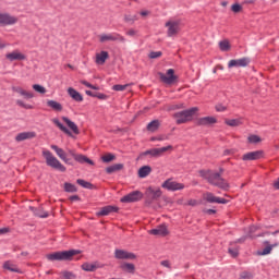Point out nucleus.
<instances>
[{"label":"nucleus","instance_id":"nucleus-1","mask_svg":"<svg viewBox=\"0 0 279 279\" xmlns=\"http://www.w3.org/2000/svg\"><path fill=\"white\" fill-rule=\"evenodd\" d=\"M221 173H223V169L220 168V172H214V171H206L203 172V178L209 182V184H213V186H218V189H222V191H228L230 189V184L221 178Z\"/></svg>","mask_w":279,"mask_h":279},{"label":"nucleus","instance_id":"nucleus-2","mask_svg":"<svg viewBox=\"0 0 279 279\" xmlns=\"http://www.w3.org/2000/svg\"><path fill=\"white\" fill-rule=\"evenodd\" d=\"M199 109L197 107L179 111L173 114V119H175L177 125H182L183 123H189V121H193V117H195V112H198Z\"/></svg>","mask_w":279,"mask_h":279},{"label":"nucleus","instance_id":"nucleus-3","mask_svg":"<svg viewBox=\"0 0 279 279\" xmlns=\"http://www.w3.org/2000/svg\"><path fill=\"white\" fill-rule=\"evenodd\" d=\"M41 154L48 167H51V169H57L58 171L62 172L66 171V167H64V165H62V162H60V160H58V158H56V156H53L50 150L44 149Z\"/></svg>","mask_w":279,"mask_h":279},{"label":"nucleus","instance_id":"nucleus-4","mask_svg":"<svg viewBox=\"0 0 279 279\" xmlns=\"http://www.w3.org/2000/svg\"><path fill=\"white\" fill-rule=\"evenodd\" d=\"M81 252L77 250H70V251H61V252H54L46 255V258L48 260H71L76 254H80Z\"/></svg>","mask_w":279,"mask_h":279},{"label":"nucleus","instance_id":"nucleus-5","mask_svg":"<svg viewBox=\"0 0 279 279\" xmlns=\"http://www.w3.org/2000/svg\"><path fill=\"white\" fill-rule=\"evenodd\" d=\"M19 23V16L0 11V27H11Z\"/></svg>","mask_w":279,"mask_h":279},{"label":"nucleus","instance_id":"nucleus-6","mask_svg":"<svg viewBox=\"0 0 279 279\" xmlns=\"http://www.w3.org/2000/svg\"><path fill=\"white\" fill-rule=\"evenodd\" d=\"M145 195H146L145 204L147 206H151L154 201L161 197L162 191L159 187L154 189V187L149 186L148 189H146Z\"/></svg>","mask_w":279,"mask_h":279},{"label":"nucleus","instance_id":"nucleus-7","mask_svg":"<svg viewBox=\"0 0 279 279\" xmlns=\"http://www.w3.org/2000/svg\"><path fill=\"white\" fill-rule=\"evenodd\" d=\"M100 43H125V37L119 33H109L99 35Z\"/></svg>","mask_w":279,"mask_h":279},{"label":"nucleus","instance_id":"nucleus-8","mask_svg":"<svg viewBox=\"0 0 279 279\" xmlns=\"http://www.w3.org/2000/svg\"><path fill=\"white\" fill-rule=\"evenodd\" d=\"M165 27H167V36L173 38L180 34V21L170 20L166 22Z\"/></svg>","mask_w":279,"mask_h":279},{"label":"nucleus","instance_id":"nucleus-9","mask_svg":"<svg viewBox=\"0 0 279 279\" xmlns=\"http://www.w3.org/2000/svg\"><path fill=\"white\" fill-rule=\"evenodd\" d=\"M173 146L168 145L161 148H151L143 153V156H150V158H160L165 153L172 151Z\"/></svg>","mask_w":279,"mask_h":279},{"label":"nucleus","instance_id":"nucleus-10","mask_svg":"<svg viewBox=\"0 0 279 279\" xmlns=\"http://www.w3.org/2000/svg\"><path fill=\"white\" fill-rule=\"evenodd\" d=\"M162 189H166L167 191H183L184 183H180L178 181H174L173 179H168L161 184Z\"/></svg>","mask_w":279,"mask_h":279},{"label":"nucleus","instance_id":"nucleus-11","mask_svg":"<svg viewBox=\"0 0 279 279\" xmlns=\"http://www.w3.org/2000/svg\"><path fill=\"white\" fill-rule=\"evenodd\" d=\"M141 199H143V194L141 191H134L123 196L120 202H122V204H132L134 202H141Z\"/></svg>","mask_w":279,"mask_h":279},{"label":"nucleus","instance_id":"nucleus-12","mask_svg":"<svg viewBox=\"0 0 279 279\" xmlns=\"http://www.w3.org/2000/svg\"><path fill=\"white\" fill-rule=\"evenodd\" d=\"M114 258L118 260H136V254L117 248L114 251Z\"/></svg>","mask_w":279,"mask_h":279},{"label":"nucleus","instance_id":"nucleus-13","mask_svg":"<svg viewBox=\"0 0 279 279\" xmlns=\"http://www.w3.org/2000/svg\"><path fill=\"white\" fill-rule=\"evenodd\" d=\"M159 77L163 84H173L178 77L174 74L173 69H169L166 74L159 73Z\"/></svg>","mask_w":279,"mask_h":279},{"label":"nucleus","instance_id":"nucleus-14","mask_svg":"<svg viewBox=\"0 0 279 279\" xmlns=\"http://www.w3.org/2000/svg\"><path fill=\"white\" fill-rule=\"evenodd\" d=\"M203 198L209 204H228L226 198L215 196V194L207 192L203 195Z\"/></svg>","mask_w":279,"mask_h":279},{"label":"nucleus","instance_id":"nucleus-15","mask_svg":"<svg viewBox=\"0 0 279 279\" xmlns=\"http://www.w3.org/2000/svg\"><path fill=\"white\" fill-rule=\"evenodd\" d=\"M148 234H153V236H167L169 234V228L167 225H160L157 228L149 230Z\"/></svg>","mask_w":279,"mask_h":279},{"label":"nucleus","instance_id":"nucleus-16","mask_svg":"<svg viewBox=\"0 0 279 279\" xmlns=\"http://www.w3.org/2000/svg\"><path fill=\"white\" fill-rule=\"evenodd\" d=\"M247 64H250V58L247 57L241 59H232L228 63V69H233V66L243 68L247 66Z\"/></svg>","mask_w":279,"mask_h":279},{"label":"nucleus","instance_id":"nucleus-17","mask_svg":"<svg viewBox=\"0 0 279 279\" xmlns=\"http://www.w3.org/2000/svg\"><path fill=\"white\" fill-rule=\"evenodd\" d=\"M5 58L10 62H14V60H17V61L27 60V56H25V53L21 52L20 50H13L7 53Z\"/></svg>","mask_w":279,"mask_h":279},{"label":"nucleus","instance_id":"nucleus-18","mask_svg":"<svg viewBox=\"0 0 279 279\" xmlns=\"http://www.w3.org/2000/svg\"><path fill=\"white\" fill-rule=\"evenodd\" d=\"M265 156V153L263 150H255V151H250L246 153L242 156V160L247 161V160H260Z\"/></svg>","mask_w":279,"mask_h":279},{"label":"nucleus","instance_id":"nucleus-19","mask_svg":"<svg viewBox=\"0 0 279 279\" xmlns=\"http://www.w3.org/2000/svg\"><path fill=\"white\" fill-rule=\"evenodd\" d=\"M11 90L20 95V97H24V99H34V93L27 92L25 88L21 86H12Z\"/></svg>","mask_w":279,"mask_h":279},{"label":"nucleus","instance_id":"nucleus-20","mask_svg":"<svg viewBox=\"0 0 279 279\" xmlns=\"http://www.w3.org/2000/svg\"><path fill=\"white\" fill-rule=\"evenodd\" d=\"M32 138H36V132L34 131L22 132L15 136L16 143H23V141H32Z\"/></svg>","mask_w":279,"mask_h":279},{"label":"nucleus","instance_id":"nucleus-21","mask_svg":"<svg viewBox=\"0 0 279 279\" xmlns=\"http://www.w3.org/2000/svg\"><path fill=\"white\" fill-rule=\"evenodd\" d=\"M110 213H119V207L112 205L105 206L97 213V215L98 217H106L110 215Z\"/></svg>","mask_w":279,"mask_h":279},{"label":"nucleus","instance_id":"nucleus-22","mask_svg":"<svg viewBox=\"0 0 279 279\" xmlns=\"http://www.w3.org/2000/svg\"><path fill=\"white\" fill-rule=\"evenodd\" d=\"M215 123H217V118L215 117H204L197 120V125L208 126V125H215Z\"/></svg>","mask_w":279,"mask_h":279},{"label":"nucleus","instance_id":"nucleus-23","mask_svg":"<svg viewBox=\"0 0 279 279\" xmlns=\"http://www.w3.org/2000/svg\"><path fill=\"white\" fill-rule=\"evenodd\" d=\"M50 147L53 149V151H56L57 156L63 160V162L69 163V158L66 157L64 149L58 147V145H51Z\"/></svg>","mask_w":279,"mask_h":279},{"label":"nucleus","instance_id":"nucleus-24","mask_svg":"<svg viewBox=\"0 0 279 279\" xmlns=\"http://www.w3.org/2000/svg\"><path fill=\"white\" fill-rule=\"evenodd\" d=\"M108 58H110V54H108V51H101L99 53H96V59L95 62L96 64H106V60H108Z\"/></svg>","mask_w":279,"mask_h":279},{"label":"nucleus","instance_id":"nucleus-25","mask_svg":"<svg viewBox=\"0 0 279 279\" xmlns=\"http://www.w3.org/2000/svg\"><path fill=\"white\" fill-rule=\"evenodd\" d=\"M68 95H70V97L74 99V101H84V97H82V94H80V92L75 90V88L73 87L68 88Z\"/></svg>","mask_w":279,"mask_h":279},{"label":"nucleus","instance_id":"nucleus-26","mask_svg":"<svg viewBox=\"0 0 279 279\" xmlns=\"http://www.w3.org/2000/svg\"><path fill=\"white\" fill-rule=\"evenodd\" d=\"M120 269L126 274H134V271H136V266H134V264L123 262L120 264Z\"/></svg>","mask_w":279,"mask_h":279},{"label":"nucleus","instance_id":"nucleus-27","mask_svg":"<svg viewBox=\"0 0 279 279\" xmlns=\"http://www.w3.org/2000/svg\"><path fill=\"white\" fill-rule=\"evenodd\" d=\"M62 121H64V123H66L68 128H70V130H72V132H74L75 134H80V129L77 128V124H75V122L69 120V118L63 117Z\"/></svg>","mask_w":279,"mask_h":279},{"label":"nucleus","instance_id":"nucleus-28","mask_svg":"<svg viewBox=\"0 0 279 279\" xmlns=\"http://www.w3.org/2000/svg\"><path fill=\"white\" fill-rule=\"evenodd\" d=\"M29 208L36 217H40L41 219H47V217H49V214L47 211H44L41 207L39 208L29 207Z\"/></svg>","mask_w":279,"mask_h":279},{"label":"nucleus","instance_id":"nucleus-29","mask_svg":"<svg viewBox=\"0 0 279 279\" xmlns=\"http://www.w3.org/2000/svg\"><path fill=\"white\" fill-rule=\"evenodd\" d=\"M225 123L230 128H239V125H243V119H227L225 120Z\"/></svg>","mask_w":279,"mask_h":279},{"label":"nucleus","instance_id":"nucleus-30","mask_svg":"<svg viewBox=\"0 0 279 279\" xmlns=\"http://www.w3.org/2000/svg\"><path fill=\"white\" fill-rule=\"evenodd\" d=\"M47 106L48 108H51L52 110H54V112H62V104L56 100H48Z\"/></svg>","mask_w":279,"mask_h":279},{"label":"nucleus","instance_id":"nucleus-31","mask_svg":"<svg viewBox=\"0 0 279 279\" xmlns=\"http://www.w3.org/2000/svg\"><path fill=\"white\" fill-rule=\"evenodd\" d=\"M99 269V264L98 263H85L82 265V270L83 271H97Z\"/></svg>","mask_w":279,"mask_h":279},{"label":"nucleus","instance_id":"nucleus-32","mask_svg":"<svg viewBox=\"0 0 279 279\" xmlns=\"http://www.w3.org/2000/svg\"><path fill=\"white\" fill-rule=\"evenodd\" d=\"M158 128H160V120H153L146 126L148 132H157Z\"/></svg>","mask_w":279,"mask_h":279},{"label":"nucleus","instance_id":"nucleus-33","mask_svg":"<svg viewBox=\"0 0 279 279\" xmlns=\"http://www.w3.org/2000/svg\"><path fill=\"white\" fill-rule=\"evenodd\" d=\"M3 268L8 269V271H13L14 274H21V269H19L16 265L12 264V262H5L3 264Z\"/></svg>","mask_w":279,"mask_h":279},{"label":"nucleus","instance_id":"nucleus-34","mask_svg":"<svg viewBox=\"0 0 279 279\" xmlns=\"http://www.w3.org/2000/svg\"><path fill=\"white\" fill-rule=\"evenodd\" d=\"M151 173V167L150 166H143L138 170V178H147Z\"/></svg>","mask_w":279,"mask_h":279},{"label":"nucleus","instance_id":"nucleus-35","mask_svg":"<svg viewBox=\"0 0 279 279\" xmlns=\"http://www.w3.org/2000/svg\"><path fill=\"white\" fill-rule=\"evenodd\" d=\"M74 160H76V162H80L81 165H84V162H87V165H95V162H93V160H90L88 157L84 156V155H76Z\"/></svg>","mask_w":279,"mask_h":279},{"label":"nucleus","instance_id":"nucleus-36","mask_svg":"<svg viewBox=\"0 0 279 279\" xmlns=\"http://www.w3.org/2000/svg\"><path fill=\"white\" fill-rule=\"evenodd\" d=\"M138 21V15L126 13L124 14V23H130L131 25H134Z\"/></svg>","mask_w":279,"mask_h":279},{"label":"nucleus","instance_id":"nucleus-37","mask_svg":"<svg viewBox=\"0 0 279 279\" xmlns=\"http://www.w3.org/2000/svg\"><path fill=\"white\" fill-rule=\"evenodd\" d=\"M52 123H54V125H57V128H59V130H61V132H64V134H68V136H72L71 131H69V129H66V126H64L63 124L60 123V120L58 119H53Z\"/></svg>","mask_w":279,"mask_h":279},{"label":"nucleus","instance_id":"nucleus-38","mask_svg":"<svg viewBox=\"0 0 279 279\" xmlns=\"http://www.w3.org/2000/svg\"><path fill=\"white\" fill-rule=\"evenodd\" d=\"M218 45L220 51H230V49H232V46L230 45V41L228 39L219 41Z\"/></svg>","mask_w":279,"mask_h":279},{"label":"nucleus","instance_id":"nucleus-39","mask_svg":"<svg viewBox=\"0 0 279 279\" xmlns=\"http://www.w3.org/2000/svg\"><path fill=\"white\" fill-rule=\"evenodd\" d=\"M123 169V163H116L106 168L107 173H116V171H121Z\"/></svg>","mask_w":279,"mask_h":279},{"label":"nucleus","instance_id":"nucleus-40","mask_svg":"<svg viewBox=\"0 0 279 279\" xmlns=\"http://www.w3.org/2000/svg\"><path fill=\"white\" fill-rule=\"evenodd\" d=\"M16 106H20V108H24L25 110H34V106L29 104H25V101L17 99L15 101Z\"/></svg>","mask_w":279,"mask_h":279},{"label":"nucleus","instance_id":"nucleus-41","mask_svg":"<svg viewBox=\"0 0 279 279\" xmlns=\"http://www.w3.org/2000/svg\"><path fill=\"white\" fill-rule=\"evenodd\" d=\"M274 247H278V243L274 244V245H268L266 246L262 253H259V256H267V254H271V251L274 250Z\"/></svg>","mask_w":279,"mask_h":279},{"label":"nucleus","instance_id":"nucleus-42","mask_svg":"<svg viewBox=\"0 0 279 279\" xmlns=\"http://www.w3.org/2000/svg\"><path fill=\"white\" fill-rule=\"evenodd\" d=\"M33 90H35L36 93H39V95H45V93H47V88L38 84L33 85Z\"/></svg>","mask_w":279,"mask_h":279},{"label":"nucleus","instance_id":"nucleus-43","mask_svg":"<svg viewBox=\"0 0 279 279\" xmlns=\"http://www.w3.org/2000/svg\"><path fill=\"white\" fill-rule=\"evenodd\" d=\"M64 191H66V193H76L77 187L74 184L64 183Z\"/></svg>","mask_w":279,"mask_h":279},{"label":"nucleus","instance_id":"nucleus-44","mask_svg":"<svg viewBox=\"0 0 279 279\" xmlns=\"http://www.w3.org/2000/svg\"><path fill=\"white\" fill-rule=\"evenodd\" d=\"M77 184H80V186H83V189H93V185L90 182H87L83 179H77Z\"/></svg>","mask_w":279,"mask_h":279},{"label":"nucleus","instance_id":"nucleus-45","mask_svg":"<svg viewBox=\"0 0 279 279\" xmlns=\"http://www.w3.org/2000/svg\"><path fill=\"white\" fill-rule=\"evenodd\" d=\"M247 141H248V143L256 145V143H260L263 140H260V136H258V135H250L247 137Z\"/></svg>","mask_w":279,"mask_h":279},{"label":"nucleus","instance_id":"nucleus-46","mask_svg":"<svg viewBox=\"0 0 279 279\" xmlns=\"http://www.w3.org/2000/svg\"><path fill=\"white\" fill-rule=\"evenodd\" d=\"M231 11L234 14H239V12H243V7L239 3H234V4L231 5Z\"/></svg>","mask_w":279,"mask_h":279},{"label":"nucleus","instance_id":"nucleus-47","mask_svg":"<svg viewBox=\"0 0 279 279\" xmlns=\"http://www.w3.org/2000/svg\"><path fill=\"white\" fill-rule=\"evenodd\" d=\"M61 276L63 279H75V275L73 272L66 271V270L62 271Z\"/></svg>","mask_w":279,"mask_h":279},{"label":"nucleus","instance_id":"nucleus-48","mask_svg":"<svg viewBox=\"0 0 279 279\" xmlns=\"http://www.w3.org/2000/svg\"><path fill=\"white\" fill-rule=\"evenodd\" d=\"M114 155L112 154H107L105 156L101 157L102 162H112V160H114Z\"/></svg>","mask_w":279,"mask_h":279},{"label":"nucleus","instance_id":"nucleus-49","mask_svg":"<svg viewBox=\"0 0 279 279\" xmlns=\"http://www.w3.org/2000/svg\"><path fill=\"white\" fill-rule=\"evenodd\" d=\"M130 86V84H125V85H113L112 86V90H117V92H123L128 87Z\"/></svg>","mask_w":279,"mask_h":279},{"label":"nucleus","instance_id":"nucleus-50","mask_svg":"<svg viewBox=\"0 0 279 279\" xmlns=\"http://www.w3.org/2000/svg\"><path fill=\"white\" fill-rule=\"evenodd\" d=\"M229 254L233 257L236 258L239 256V248L238 247H232V245L229 247Z\"/></svg>","mask_w":279,"mask_h":279},{"label":"nucleus","instance_id":"nucleus-51","mask_svg":"<svg viewBox=\"0 0 279 279\" xmlns=\"http://www.w3.org/2000/svg\"><path fill=\"white\" fill-rule=\"evenodd\" d=\"M240 278L241 279H251V278H254V276L250 271H243L240 274Z\"/></svg>","mask_w":279,"mask_h":279},{"label":"nucleus","instance_id":"nucleus-52","mask_svg":"<svg viewBox=\"0 0 279 279\" xmlns=\"http://www.w3.org/2000/svg\"><path fill=\"white\" fill-rule=\"evenodd\" d=\"M150 15H151V11H149V10H141L140 11V16H142V19H147Z\"/></svg>","mask_w":279,"mask_h":279},{"label":"nucleus","instance_id":"nucleus-53","mask_svg":"<svg viewBox=\"0 0 279 279\" xmlns=\"http://www.w3.org/2000/svg\"><path fill=\"white\" fill-rule=\"evenodd\" d=\"M160 56H162V52L160 51H153L149 53V58L153 60H156V58H160Z\"/></svg>","mask_w":279,"mask_h":279},{"label":"nucleus","instance_id":"nucleus-54","mask_svg":"<svg viewBox=\"0 0 279 279\" xmlns=\"http://www.w3.org/2000/svg\"><path fill=\"white\" fill-rule=\"evenodd\" d=\"M216 110L217 112H226L227 108L223 105H217Z\"/></svg>","mask_w":279,"mask_h":279},{"label":"nucleus","instance_id":"nucleus-55","mask_svg":"<svg viewBox=\"0 0 279 279\" xmlns=\"http://www.w3.org/2000/svg\"><path fill=\"white\" fill-rule=\"evenodd\" d=\"M187 205H189V206H199V202H197V201H195V199H190V201L187 202Z\"/></svg>","mask_w":279,"mask_h":279},{"label":"nucleus","instance_id":"nucleus-56","mask_svg":"<svg viewBox=\"0 0 279 279\" xmlns=\"http://www.w3.org/2000/svg\"><path fill=\"white\" fill-rule=\"evenodd\" d=\"M126 36H136V31L134 28L129 29Z\"/></svg>","mask_w":279,"mask_h":279},{"label":"nucleus","instance_id":"nucleus-57","mask_svg":"<svg viewBox=\"0 0 279 279\" xmlns=\"http://www.w3.org/2000/svg\"><path fill=\"white\" fill-rule=\"evenodd\" d=\"M160 265H161L162 267H167L168 269L171 267V264L169 263V260H162V262L160 263Z\"/></svg>","mask_w":279,"mask_h":279},{"label":"nucleus","instance_id":"nucleus-58","mask_svg":"<svg viewBox=\"0 0 279 279\" xmlns=\"http://www.w3.org/2000/svg\"><path fill=\"white\" fill-rule=\"evenodd\" d=\"M95 97H97V99H108V96H106V94H95Z\"/></svg>","mask_w":279,"mask_h":279},{"label":"nucleus","instance_id":"nucleus-59","mask_svg":"<svg viewBox=\"0 0 279 279\" xmlns=\"http://www.w3.org/2000/svg\"><path fill=\"white\" fill-rule=\"evenodd\" d=\"M81 84H83V86H86L87 88H93V84L88 83L87 81H81Z\"/></svg>","mask_w":279,"mask_h":279},{"label":"nucleus","instance_id":"nucleus-60","mask_svg":"<svg viewBox=\"0 0 279 279\" xmlns=\"http://www.w3.org/2000/svg\"><path fill=\"white\" fill-rule=\"evenodd\" d=\"M245 5H252L254 3H256V0H244L243 2Z\"/></svg>","mask_w":279,"mask_h":279},{"label":"nucleus","instance_id":"nucleus-61","mask_svg":"<svg viewBox=\"0 0 279 279\" xmlns=\"http://www.w3.org/2000/svg\"><path fill=\"white\" fill-rule=\"evenodd\" d=\"M68 154H70V156H72V158H75V156H77V154L73 149H69Z\"/></svg>","mask_w":279,"mask_h":279},{"label":"nucleus","instance_id":"nucleus-62","mask_svg":"<svg viewBox=\"0 0 279 279\" xmlns=\"http://www.w3.org/2000/svg\"><path fill=\"white\" fill-rule=\"evenodd\" d=\"M205 213L207 215H215V213H217V210H215V209H206Z\"/></svg>","mask_w":279,"mask_h":279},{"label":"nucleus","instance_id":"nucleus-63","mask_svg":"<svg viewBox=\"0 0 279 279\" xmlns=\"http://www.w3.org/2000/svg\"><path fill=\"white\" fill-rule=\"evenodd\" d=\"M274 186L279 191V179L274 182Z\"/></svg>","mask_w":279,"mask_h":279},{"label":"nucleus","instance_id":"nucleus-64","mask_svg":"<svg viewBox=\"0 0 279 279\" xmlns=\"http://www.w3.org/2000/svg\"><path fill=\"white\" fill-rule=\"evenodd\" d=\"M85 93L86 95H88V97H95V94L90 90H86Z\"/></svg>","mask_w":279,"mask_h":279}]
</instances>
